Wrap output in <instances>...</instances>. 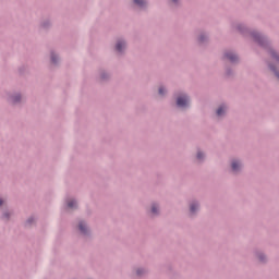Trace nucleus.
<instances>
[{
  "label": "nucleus",
  "mask_w": 279,
  "mask_h": 279,
  "mask_svg": "<svg viewBox=\"0 0 279 279\" xmlns=\"http://www.w3.org/2000/svg\"><path fill=\"white\" fill-rule=\"evenodd\" d=\"M78 229L81 232H83V234H86V225L84 222H80Z\"/></svg>",
  "instance_id": "6"
},
{
  "label": "nucleus",
  "mask_w": 279,
  "mask_h": 279,
  "mask_svg": "<svg viewBox=\"0 0 279 279\" xmlns=\"http://www.w3.org/2000/svg\"><path fill=\"white\" fill-rule=\"evenodd\" d=\"M56 58H57V57H56V53H52V54H51V62H52L53 64H56Z\"/></svg>",
  "instance_id": "12"
},
{
  "label": "nucleus",
  "mask_w": 279,
  "mask_h": 279,
  "mask_svg": "<svg viewBox=\"0 0 279 279\" xmlns=\"http://www.w3.org/2000/svg\"><path fill=\"white\" fill-rule=\"evenodd\" d=\"M159 95H165V88L163 87L159 88Z\"/></svg>",
  "instance_id": "14"
},
{
  "label": "nucleus",
  "mask_w": 279,
  "mask_h": 279,
  "mask_svg": "<svg viewBox=\"0 0 279 279\" xmlns=\"http://www.w3.org/2000/svg\"><path fill=\"white\" fill-rule=\"evenodd\" d=\"M226 58L227 60H230V62H236L238 60V57L234 54V52H227Z\"/></svg>",
  "instance_id": "2"
},
{
  "label": "nucleus",
  "mask_w": 279,
  "mask_h": 279,
  "mask_svg": "<svg viewBox=\"0 0 279 279\" xmlns=\"http://www.w3.org/2000/svg\"><path fill=\"white\" fill-rule=\"evenodd\" d=\"M151 213H153L154 215H156V213H158L156 205H153V207H151Z\"/></svg>",
  "instance_id": "13"
},
{
  "label": "nucleus",
  "mask_w": 279,
  "mask_h": 279,
  "mask_svg": "<svg viewBox=\"0 0 279 279\" xmlns=\"http://www.w3.org/2000/svg\"><path fill=\"white\" fill-rule=\"evenodd\" d=\"M177 106H179V108H186L189 106V97L179 96L177 99Z\"/></svg>",
  "instance_id": "1"
},
{
  "label": "nucleus",
  "mask_w": 279,
  "mask_h": 279,
  "mask_svg": "<svg viewBox=\"0 0 279 279\" xmlns=\"http://www.w3.org/2000/svg\"><path fill=\"white\" fill-rule=\"evenodd\" d=\"M272 58H275V60H277V62H279V56H278V53L272 52Z\"/></svg>",
  "instance_id": "11"
},
{
  "label": "nucleus",
  "mask_w": 279,
  "mask_h": 279,
  "mask_svg": "<svg viewBox=\"0 0 279 279\" xmlns=\"http://www.w3.org/2000/svg\"><path fill=\"white\" fill-rule=\"evenodd\" d=\"M125 47V43L123 41H118L116 49L117 51H123V48Z\"/></svg>",
  "instance_id": "3"
},
{
  "label": "nucleus",
  "mask_w": 279,
  "mask_h": 279,
  "mask_svg": "<svg viewBox=\"0 0 279 279\" xmlns=\"http://www.w3.org/2000/svg\"><path fill=\"white\" fill-rule=\"evenodd\" d=\"M137 276H141V270H137Z\"/></svg>",
  "instance_id": "17"
},
{
  "label": "nucleus",
  "mask_w": 279,
  "mask_h": 279,
  "mask_svg": "<svg viewBox=\"0 0 279 279\" xmlns=\"http://www.w3.org/2000/svg\"><path fill=\"white\" fill-rule=\"evenodd\" d=\"M196 208H197V204H192L190 207L191 213H195Z\"/></svg>",
  "instance_id": "9"
},
{
  "label": "nucleus",
  "mask_w": 279,
  "mask_h": 279,
  "mask_svg": "<svg viewBox=\"0 0 279 279\" xmlns=\"http://www.w3.org/2000/svg\"><path fill=\"white\" fill-rule=\"evenodd\" d=\"M226 113V107L221 106L217 110V116L222 117Z\"/></svg>",
  "instance_id": "5"
},
{
  "label": "nucleus",
  "mask_w": 279,
  "mask_h": 279,
  "mask_svg": "<svg viewBox=\"0 0 279 279\" xmlns=\"http://www.w3.org/2000/svg\"><path fill=\"white\" fill-rule=\"evenodd\" d=\"M197 158L198 160H202V158H204V155L202 153H197Z\"/></svg>",
  "instance_id": "15"
},
{
  "label": "nucleus",
  "mask_w": 279,
  "mask_h": 279,
  "mask_svg": "<svg viewBox=\"0 0 279 279\" xmlns=\"http://www.w3.org/2000/svg\"><path fill=\"white\" fill-rule=\"evenodd\" d=\"M174 3L178 1V0H172Z\"/></svg>",
  "instance_id": "18"
},
{
  "label": "nucleus",
  "mask_w": 279,
  "mask_h": 279,
  "mask_svg": "<svg viewBox=\"0 0 279 279\" xmlns=\"http://www.w3.org/2000/svg\"><path fill=\"white\" fill-rule=\"evenodd\" d=\"M75 206H77V203L75 201L68 202V208H75Z\"/></svg>",
  "instance_id": "7"
},
{
  "label": "nucleus",
  "mask_w": 279,
  "mask_h": 279,
  "mask_svg": "<svg viewBox=\"0 0 279 279\" xmlns=\"http://www.w3.org/2000/svg\"><path fill=\"white\" fill-rule=\"evenodd\" d=\"M231 167L233 171H236L238 169H241V163L239 161H232Z\"/></svg>",
  "instance_id": "4"
},
{
  "label": "nucleus",
  "mask_w": 279,
  "mask_h": 279,
  "mask_svg": "<svg viewBox=\"0 0 279 279\" xmlns=\"http://www.w3.org/2000/svg\"><path fill=\"white\" fill-rule=\"evenodd\" d=\"M0 206H3V199L0 198Z\"/></svg>",
  "instance_id": "16"
},
{
  "label": "nucleus",
  "mask_w": 279,
  "mask_h": 279,
  "mask_svg": "<svg viewBox=\"0 0 279 279\" xmlns=\"http://www.w3.org/2000/svg\"><path fill=\"white\" fill-rule=\"evenodd\" d=\"M134 3H136V5L143 7V4L145 3V0H134Z\"/></svg>",
  "instance_id": "8"
},
{
  "label": "nucleus",
  "mask_w": 279,
  "mask_h": 279,
  "mask_svg": "<svg viewBox=\"0 0 279 279\" xmlns=\"http://www.w3.org/2000/svg\"><path fill=\"white\" fill-rule=\"evenodd\" d=\"M13 101H14V102H16V101H21V96H20V95H17V96L13 97Z\"/></svg>",
  "instance_id": "10"
}]
</instances>
